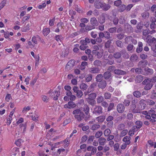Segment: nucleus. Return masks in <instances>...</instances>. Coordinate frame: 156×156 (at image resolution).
<instances>
[{"mask_svg":"<svg viewBox=\"0 0 156 156\" xmlns=\"http://www.w3.org/2000/svg\"><path fill=\"white\" fill-rule=\"evenodd\" d=\"M137 99H134L132 102L131 105V110L133 112L135 113H140L141 110L145 108L146 107L145 100L142 99L140 101L137 103Z\"/></svg>","mask_w":156,"mask_h":156,"instance_id":"nucleus-1","label":"nucleus"},{"mask_svg":"<svg viewBox=\"0 0 156 156\" xmlns=\"http://www.w3.org/2000/svg\"><path fill=\"white\" fill-rule=\"evenodd\" d=\"M96 96V94L95 93L91 94L88 95V97L87 99V101L90 105H93L95 103L94 99Z\"/></svg>","mask_w":156,"mask_h":156,"instance_id":"nucleus-2","label":"nucleus"},{"mask_svg":"<svg viewBox=\"0 0 156 156\" xmlns=\"http://www.w3.org/2000/svg\"><path fill=\"white\" fill-rule=\"evenodd\" d=\"M151 80L150 79H146L143 81V84L145 85L144 87L145 90H149L152 87L153 84L151 83Z\"/></svg>","mask_w":156,"mask_h":156,"instance_id":"nucleus-3","label":"nucleus"},{"mask_svg":"<svg viewBox=\"0 0 156 156\" xmlns=\"http://www.w3.org/2000/svg\"><path fill=\"white\" fill-rule=\"evenodd\" d=\"M146 41L149 45L151 47L152 43L156 42V38L154 37L152 38L151 36L148 35L146 38Z\"/></svg>","mask_w":156,"mask_h":156,"instance_id":"nucleus-4","label":"nucleus"},{"mask_svg":"<svg viewBox=\"0 0 156 156\" xmlns=\"http://www.w3.org/2000/svg\"><path fill=\"white\" fill-rule=\"evenodd\" d=\"M76 106V104L73 101H69L67 104L64 105V108H65L71 109L75 108Z\"/></svg>","mask_w":156,"mask_h":156,"instance_id":"nucleus-5","label":"nucleus"},{"mask_svg":"<svg viewBox=\"0 0 156 156\" xmlns=\"http://www.w3.org/2000/svg\"><path fill=\"white\" fill-rule=\"evenodd\" d=\"M117 109L119 113H122L125 110V107L122 104H119L117 105Z\"/></svg>","mask_w":156,"mask_h":156,"instance_id":"nucleus-6","label":"nucleus"},{"mask_svg":"<svg viewBox=\"0 0 156 156\" xmlns=\"http://www.w3.org/2000/svg\"><path fill=\"white\" fill-rule=\"evenodd\" d=\"M131 138L130 136H126L123 138L122 140L125 143L128 145L131 143Z\"/></svg>","mask_w":156,"mask_h":156,"instance_id":"nucleus-7","label":"nucleus"},{"mask_svg":"<svg viewBox=\"0 0 156 156\" xmlns=\"http://www.w3.org/2000/svg\"><path fill=\"white\" fill-rule=\"evenodd\" d=\"M93 112L100 114L102 112V108L100 106H96L94 109Z\"/></svg>","mask_w":156,"mask_h":156,"instance_id":"nucleus-8","label":"nucleus"},{"mask_svg":"<svg viewBox=\"0 0 156 156\" xmlns=\"http://www.w3.org/2000/svg\"><path fill=\"white\" fill-rule=\"evenodd\" d=\"M74 117L78 121H80L83 119L84 114L83 112L81 113L79 115H75Z\"/></svg>","mask_w":156,"mask_h":156,"instance_id":"nucleus-9","label":"nucleus"},{"mask_svg":"<svg viewBox=\"0 0 156 156\" xmlns=\"http://www.w3.org/2000/svg\"><path fill=\"white\" fill-rule=\"evenodd\" d=\"M148 62L147 60L141 61L138 63V66L140 68H144L147 65Z\"/></svg>","mask_w":156,"mask_h":156,"instance_id":"nucleus-10","label":"nucleus"},{"mask_svg":"<svg viewBox=\"0 0 156 156\" xmlns=\"http://www.w3.org/2000/svg\"><path fill=\"white\" fill-rule=\"evenodd\" d=\"M98 142L100 145L103 146L106 143L107 140L105 138L101 137L98 139Z\"/></svg>","mask_w":156,"mask_h":156,"instance_id":"nucleus-11","label":"nucleus"},{"mask_svg":"<svg viewBox=\"0 0 156 156\" xmlns=\"http://www.w3.org/2000/svg\"><path fill=\"white\" fill-rule=\"evenodd\" d=\"M90 22L91 24L93 26H97L98 23L95 17H92L90 19Z\"/></svg>","mask_w":156,"mask_h":156,"instance_id":"nucleus-12","label":"nucleus"},{"mask_svg":"<svg viewBox=\"0 0 156 156\" xmlns=\"http://www.w3.org/2000/svg\"><path fill=\"white\" fill-rule=\"evenodd\" d=\"M31 25V24L30 25V23H28L25 27H21V31L23 32H25L29 30H30V28Z\"/></svg>","mask_w":156,"mask_h":156,"instance_id":"nucleus-13","label":"nucleus"},{"mask_svg":"<svg viewBox=\"0 0 156 156\" xmlns=\"http://www.w3.org/2000/svg\"><path fill=\"white\" fill-rule=\"evenodd\" d=\"M100 2H99L97 0H96L94 3V6L97 9H99L101 8L102 6L103 5V3Z\"/></svg>","mask_w":156,"mask_h":156,"instance_id":"nucleus-14","label":"nucleus"},{"mask_svg":"<svg viewBox=\"0 0 156 156\" xmlns=\"http://www.w3.org/2000/svg\"><path fill=\"white\" fill-rule=\"evenodd\" d=\"M143 44L141 42L138 43V47L136 49V51L137 53L140 52L143 50Z\"/></svg>","mask_w":156,"mask_h":156,"instance_id":"nucleus-15","label":"nucleus"},{"mask_svg":"<svg viewBox=\"0 0 156 156\" xmlns=\"http://www.w3.org/2000/svg\"><path fill=\"white\" fill-rule=\"evenodd\" d=\"M110 6L108 4H107L104 2L103 3V5L102 6L101 9L105 11H107L110 8Z\"/></svg>","mask_w":156,"mask_h":156,"instance_id":"nucleus-16","label":"nucleus"},{"mask_svg":"<svg viewBox=\"0 0 156 156\" xmlns=\"http://www.w3.org/2000/svg\"><path fill=\"white\" fill-rule=\"evenodd\" d=\"M99 71L98 68H91L89 69V72L93 73H98Z\"/></svg>","mask_w":156,"mask_h":156,"instance_id":"nucleus-17","label":"nucleus"},{"mask_svg":"<svg viewBox=\"0 0 156 156\" xmlns=\"http://www.w3.org/2000/svg\"><path fill=\"white\" fill-rule=\"evenodd\" d=\"M50 32V29L48 28H43V33L44 36H47Z\"/></svg>","mask_w":156,"mask_h":156,"instance_id":"nucleus-18","label":"nucleus"},{"mask_svg":"<svg viewBox=\"0 0 156 156\" xmlns=\"http://www.w3.org/2000/svg\"><path fill=\"white\" fill-rule=\"evenodd\" d=\"M40 39V37L38 35L33 36L32 39V41L35 44H36L37 43L38 40Z\"/></svg>","mask_w":156,"mask_h":156,"instance_id":"nucleus-19","label":"nucleus"},{"mask_svg":"<svg viewBox=\"0 0 156 156\" xmlns=\"http://www.w3.org/2000/svg\"><path fill=\"white\" fill-rule=\"evenodd\" d=\"M114 73H115L119 75H124L126 73V72L120 69H115L114 70Z\"/></svg>","mask_w":156,"mask_h":156,"instance_id":"nucleus-20","label":"nucleus"},{"mask_svg":"<svg viewBox=\"0 0 156 156\" xmlns=\"http://www.w3.org/2000/svg\"><path fill=\"white\" fill-rule=\"evenodd\" d=\"M106 85V83L105 81H103L99 83L98 87L99 88L103 89L105 87Z\"/></svg>","mask_w":156,"mask_h":156,"instance_id":"nucleus-21","label":"nucleus"},{"mask_svg":"<svg viewBox=\"0 0 156 156\" xmlns=\"http://www.w3.org/2000/svg\"><path fill=\"white\" fill-rule=\"evenodd\" d=\"M55 40L58 43L62 42L63 40V37L61 35H56L55 37Z\"/></svg>","mask_w":156,"mask_h":156,"instance_id":"nucleus-22","label":"nucleus"},{"mask_svg":"<svg viewBox=\"0 0 156 156\" xmlns=\"http://www.w3.org/2000/svg\"><path fill=\"white\" fill-rule=\"evenodd\" d=\"M143 80V76L141 75H138L136 76L135 78V81L137 83H140Z\"/></svg>","mask_w":156,"mask_h":156,"instance_id":"nucleus-23","label":"nucleus"},{"mask_svg":"<svg viewBox=\"0 0 156 156\" xmlns=\"http://www.w3.org/2000/svg\"><path fill=\"white\" fill-rule=\"evenodd\" d=\"M105 116L102 115L99 116L97 118V120L99 122H103L105 119Z\"/></svg>","mask_w":156,"mask_h":156,"instance_id":"nucleus-24","label":"nucleus"},{"mask_svg":"<svg viewBox=\"0 0 156 156\" xmlns=\"http://www.w3.org/2000/svg\"><path fill=\"white\" fill-rule=\"evenodd\" d=\"M75 64V62L74 60H70L67 63L66 65V67L69 66L71 67L74 66Z\"/></svg>","mask_w":156,"mask_h":156,"instance_id":"nucleus-25","label":"nucleus"},{"mask_svg":"<svg viewBox=\"0 0 156 156\" xmlns=\"http://www.w3.org/2000/svg\"><path fill=\"white\" fill-rule=\"evenodd\" d=\"M87 65V62H82L81 65L80 67V69L83 70L85 69V66Z\"/></svg>","mask_w":156,"mask_h":156,"instance_id":"nucleus-26","label":"nucleus"},{"mask_svg":"<svg viewBox=\"0 0 156 156\" xmlns=\"http://www.w3.org/2000/svg\"><path fill=\"white\" fill-rule=\"evenodd\" d=\"M60 94V91H56L55 90V96L53 97V99L55 100H57Z\"/></svg>","mask_w":156,"mask_h":156,"instance_id":"nucleus-27","label":"nucleus"},{"mask_svg":"<svg viewBox=\"0 0 156 156\" xmlns=\"http://www.w3.org/2000/svg\"><path fill=\"white\" fill-rule=\"evenodd\" d=\"M104 76L105 79H108L111 77V74L109 72H106L104 73Z\"/></svg>","mask_w":156,"mask_h":156,"instance_id":"nucleus-28","label":"nucleus"},{"mask_svg":"<svg viewBox=\"0 0 156 156\" xmlns=\"http://www.w3.org/2000/svg\"><path fill=\"white\" fill-rule=\"evenodd\" d=\"M138 57L136 55H133L130 58V60L133 62H135L137 60Z\"/></svg>","mask_w":156,"mask_h":156,"instance_id":"nucleus-29","label":"nucleus"},{"mask_svg":"<svg viewBox=\"0 0 156 156\" xmlns=\"http://www.w3.org/2000/svg\"><path fill=\"white\" fill-rule=\"evenodd\" d=\"M144 71L147 72L148 74H152L154 72L153 70L152 69H149L148 67L145 68L144 69Z\"/></svg>","mask_w":156,"mask_h":156,"instance_id":"nucleus-30","label":"nucleus"},{"mask_svg":"<svg viewBox=\"0 0 156 156\" xmlns=\"http://www.w3.org/2000/svg\"><path fill=\"white\" fill-rule=\"evenodd\" d=\"M142 17L144 18H148L149 16V13L147 11L141 14Z\"/></svg>","mask_w":156,"mask_h":156,"instance_id":"nucleus-31","label":"nucleus"},{"mask_svg":"<svg viewBox=\"0 0 156 156\" xmlns=\"http://www.w3.org/2000/svg\"><path fill=\"white\" fill-rule=\"evenodd\" d=\"M41 98L42 101L45 102H47L49 100V98L45 95H42Z\"/></svg>","mask_w":156,"mask_h":156,"instance_id":"nucleus-32","label":"nucleus"},{"mask_svg":"<svg viewBox=\"0 0 156 156\" xmlns=\"http://www.w3.org/2000/svg\"><path fill=\"white\" fill-rule=\"evenodd\" d=\"M12 151L13 152L12 154L14 156H16L17 153L19 152V148L16 147L13 148L12 150Z\"/></svg>","mask_w":156,"mask_h":156,"instance_id":"nucleus-33","label":"nucleus"},{"mask_svg":"<svg viewBox=\"0 0 156 156\" xmlns=\"http://www.w3.org/2000/svg\"><path fill=\"white\" fill-rule=\"evenodd\" d=\"M134 96L137 98L140 97L141 96V94L140 92L138 91H136L133 93Z\"/></svg>","mask_w":156,"mask_h":156,"instance_id":"nucleus-34","label":"nucleus"},{"mask_svg":"<svg viewBox=\"0 0 156 156\" xmlns=\"http://www.w3.org/2000/svg\"><path fill=\"white\" fill-rule=\"evenodd\" d=\"M103 134V132L101 131H99L97 132L95 135V137L98 138L101 136Z\"/></svg>","mask_w":156,"mask_h":156,"instance_id":"nucleus-35","label":"nucleus"},{"mask_svg":"<svg viewBox=\"0 0 156 156\" xmlns=\"http://www.w3.org/2000/svg\"><path fill=\"white\" fill-rule=\"evenodd\" d=\"M111 133V131L109 129H107L104 131V134L105 136H108Z\"/></svg>","mask_w":156,"mask_h":156,"instance_id":"nucleus-36","label":"nucleus"},{"mask_svg":"<svg viewBox=\"0 0 156 156\" xmlns=\"http://www.w3.org/2000/svg\"><path fill=\"white\" fill-rule=\"evenodd\" d=\"M80 87L81 89L85 90L87 89V86L84 83H82L80 85Z\"/></svg>","mask_w":156,"mask_h":156,"instance_id":"nucleus-37","label":"nucleus"},{"mask_svg":"<svg viewBox=\"0 0 156 156\" xmlns=\"http://www.w3.org/2000/svg\"><path fill=\"white\" fill-rule=\"evenodd\" d=\"M83 111L86 114H87L88 113L89 111V108L87 105H84L83 107Z\"/></svg>","mask_w":156,"mask_h":156,"instance_id":"nucleus-38","label":"nucleus"},{"mask_svg":"<svg viewBox=\"0 0 156 156\" xmlns=\"http://www.w3.org/2000/svg\"><path fill=\"white\" fill-rule=\"evenodd\" d=\"M100 126L98 124H95L93 125L91 128L92 130H95L99 128Z\"/></svg>","mask_w":156,"mask_h":156,"instance_id":"nucleus-39","label":"nucleus"},{"mask_svg":"<svg viewBox=\"0 0 156 156\" xmlns=\"http://www.w3.org/2000/svg\"><path fill=\"white\" fill-rule=\"evenodd\" d=\"M55 17H54L52 19H50L49 20V25L52 26L54 25V23L55 21Z\"/></svg>","mask_w":156,"mask_h":156,"instance_id":"nucleus-40","label":"nucleus"},{"mask_svg":"<svg viewBox=\"0 0 156 156\" xmlns=\"http://www.w3.org/2000/svg\"><path fill=\"white\" fill-rule=\"evenodd\" d=\"M104 97L105 99H109L111 97V94L108 92H106L104 94Z\"/></svg>","mask_w":156,"mask_h":156,"instance_id":"nucleus-41","label":"nucleus"},{"mask_svg":"<svg viewBox=\"0 0 156 156\" xmlns=\"http://www.w3.org/2000/svg\"><path fill=\"white\" fill-rule=\"evenodd\" d=\"M136 127L140 129L142 126V122L140 121H136Z\"/></svg>","mask_w":156,"mask_h":156,"instance_id":"nucleus-42","label":"nucleus"},{"mask_svg":"<svg viewBox=\"0 0 156 156\" xmlns=\"http://www.w3.org/2000/svg\"><path fill=\"white\" fill-rule=\"evenodd\" d=\"M30 108L29 106H28L27 107H25L23 108L22 112L23 113H26L27 111L30 110Z\"/></svg>","mask_w":156,"mask_h":156,"instance_id":"nucleus-43","label":"nucleus"},{"mask_svg":"<svg viewBox=\"0 0 156 156\" xmlns=\"http://www.w3.org/2000/svg\"><path fill=\"white\" fill-rule=\"evenodd\" d=\"M81 113H83L81 112L80 109H77L74 110L73 112V114L74 115H76L80 114Z\"/></svg>","mask_w":156,"mask_h":156,"instance_id":"nucleus-44","label":"nucleus"},{"mask_svg":"<svg viewBox=\"0 0 156 156\" xmlns=\"http://www.w3.org/2000/svg\"><path fill=\"white\" fill-rule=\"evenodd\" d=\"M148 103L150 105H155V108L156 109V102H154L152 100H149L148 101Z\"/></svg>","mask_w":156,"mask_h":156,"instance_id":"nucleus-45","label":"nucleus"},{"mask_svg":"<svg viewBox=\"0 0 156 156\" xmlns=\"http://www.w3.org/2000/svg\"><path fill=\"white\" fill-rule=\"evenodd\" d=\"M104 99V98L102 96L98 97L97 98V102L98 103L102 102L103 101Z\"/></svg>","mask_w":156,"mask_h":156,"instance_id":"nucleus-46","label":"nucleus"},{"mask_svg":"<svg viewBox=\"0 0 156 156\" xmlns=\"http://www.w3.org/2000/svg\"><path fill=\"white\" fill-rule=\"evenodd\" d=\"M128 131L127 129H124L120 133L121 136H123L126 135L128 133Z\"/></svg>","mask_w":156,"mask_h":156,"instance_id":"nucleus-47","label":"nucleus"},{"mask_svg":"<svg viewBox=\"0 0 156 156\" xmlns=\"http://www.w3.org/2000/svg\"><path fill=\"white\" fill-rule=\"evenodd\" d=\"M76 93V96L79 98H80L83 95V92L81 90H79Z\"/></svg>","mask_w":156,"mask_h":156,"instance_id":"nucleus-48","label":"nucleus"},{"mask_svg":"<svg viewBox=\"0 0 156 156\" xmlns=\"http://www.w3.org/2000/svg\"><path fill=\"white\" fill-rule=\"evenodd\" d=\"M103 77L102 75L101 74H99L96 77V80L98 82H100L101 80Z\"/></svg>","mask_w":156,"mask_h":156,"instance_id":"nucleus-49","label":"nucleus"},{"mask_svg":"<svg viewBox=\"0 0 156 156\" xmlns=\"http://www.w3.org/2000/svg\"><path fill=\"white\" fill-rule=\"evenodd\" d=\"M38 117L39 116L36 114H35L34 115H32V119L34 121H35L36 122H37L38 121Z\"/></svg>","mask_w":156,"mask_h":156,"instance_id":"nucleus-50","label":"nucleus"},{"mask_svg":"<svg viewBox=\"0 0 156 156\" xmlns=\"http://www.w3.org/2000/svg\"><path fill=\"white\" fill-rule=\"evenodd\" d=\"M37 77H35L32 80L30 83V85L32 86H33L35 84V83L36 82L37 80Z\"/></svg>","mask_w":156,"mask_h":156,"instance_id":"nucleus-51","label":"nucleus"},{"mask_svg":"<svg viewBox=\"0 0 156 156\" xmlns=\"http://www.w3.org/2000/svg\"><path fill=\"white\" fill-rule=\"evenodd\" d=\"M122 3V1L121 0H118L115 1L114 2V5L117 6H119L120 5H121Z\"/></svg>","mask_w":156,"mask_h":156,"instance_id":"nucleus-52","label":"nucleus"},{"mask_svg":"<svg viewBox=\"0 0 156 156\" xmlns=\"http://www.w3.org/2000/svg\"><path fill=\"white\" fill-rule=\"evenodd\" d=\"M11 98V95L10 94H7L6 95V96L5 97V101L8 102L9 101L10 98Z\"/></svg>","mask_w":156,"mask_h":156,"instance_id":"nucleus-53","label":"nucleus"},{"mask_svg":"<svg viewBox=\"0 0 156 156\" xmlns=\"http://www.w3.org/2000/svg\"><path fill=\"white\" fill-rule=\"evenodd\" d=\"M99 21L100 23H103L105 21V19L104 17H100L99 19Z\"/></svg>","mask_w":156,"mask_h":156,"instance_id":"nucleus-54","label":"nucleus"},{"mask_svg":"<svg viewBox=\"0 0 156 156\" xmlns=\"http://www.w3.org/2000/svg\"><path fill=\"white\" fill-rule=\"evenodd\" d=\"M125 9H126V6L124 5H121L119 9V11L121 12L124 11Z\"/></svg>","mask_w":156,"mask_h":156,"instance_id":"nucleus-55","label":"nucleus"},{"mask_svg":"<svg viewBox=\"0 0 156 156\" xmlns=\"http://www.w3.org/2000/svg\"><path fill=\"white\" fill-rule=\"evenodd\" d=\"M12 117H9V118L7 119V124L8 125H9L11 124L12 121Z\"/></svg>","mask_w":156,"mask_h":156,"instance_id":"nucleus-56","label":"nucleus"},{"mask_svg":"<svg viewBox=\"0 0 156 156\" xmlns=\"http://www.w3.org/2000/svg\"><path fill=\"white\" fill-rule=\"evenodd\" d=\"M24 121V119L22 118H20L16 122V124L18 125L23 122Z\"/></svg>","mask_w":156,"mask_h":156,"instance_id":"nucleus-57","label":"nucleus"},{"mask_svg":"<svg viewBox=\"0 0 156 156\" xmlns=\"http://www.w3.org/2000/svg\"><path fill=\"white\" fill-rule=\"evenodd\" d=\"M114 105V104L113 103H110L108 108V111H109L112 110L113 108Z\"/></svg>","mask_w":156,"mask_h":156,"instance_id":"nucleus-58","label":"nucleus"},{"mask_svg":"<svg viewBox=\"0 0 156 156\" xmlns=\"http://www.w3.org/2000/svg\"><path fill=\"white\" fill-rule=\"evenodd\" d=\"M133 6V5L132 4H130L128 5L126 7V10L127 11H129L131 9Z\"/></svg>","mask_w":156,"mask_h":156,"instance_id":"nucleus-59","label":"nucleus"},{"mask_svg":"<svg viewBox=\"0 0 156 156\" xmlns=\"http://www.w3.org/2000/svg\"><path fill=\"white\" fill-rule=\"evenodd\" d=\"M6 2V1L5 0H4L0 3V8L1 9L5 5Z\"/></svg>","mask_w":156,"mask_h":156,"instance_id":"nucleus-60","label":"nucleus"},{"mask_svg":"<svg viewBox=\"0 0 156 156\" xmlns=\"http://www.w3.org/2000/svg\"><path fill=\"white\" fill-rule=\"evenodd\" d=\"M46 4L45 2H44L41 5H38V7L39 9H41L43 8H44L46 6Z\"/></svg>","mask_w":156,"mask_h":156,"instance_id":"nucleus-61","label":"nucleus"},{"mask_svg":"<svg viewBox=\"0 0 156 156\" xmlns=\"http://www.w3.org/2000/svg\"><path fill=\"white\" fill-rule=\"evenodd\" d=\"M105 34V37L107 39H109L110 37V34L107 31H105L104 32Z\"/></svg>","mask_w":156,"mask_h":156,"instance_id":"nucleus-62","label":"nucleus"},{"mask_svg":"<svg viewBox=\"0 0 156 156\" xmlns=\"http://www.w3.org/2000/svg\"><path fill=\"white\" fill-rule=\"evenodd\" d=\"M121 56V54L119 52H116L114 54V57L115 58H119Z\"/></svg>","mask_w":156,"mask_h":156,"instance_id":"nucleus-63","label":"nucleus"},{"mask_svg":"<svg viewBox=\"0 0 156 156\" xmlns=\"http://www.w3.org/2000/svg\"><path fill=\"white\" fill-rule=\"evenodd\" d=\"M92 76L91 75H88L86 78V81L88 82L90 81L92 79Z\"/></svg>","mask_w":156,"mask_h":156,"instance_id":"nucleus-64","label":"nucleus"}]
</instances>
